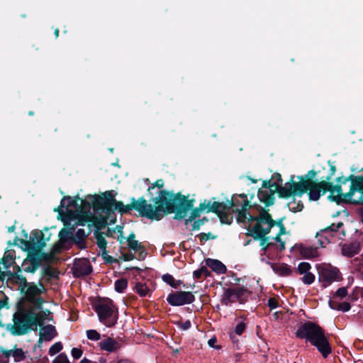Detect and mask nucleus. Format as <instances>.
<instances>
[{"mask_svg":"<svg viewBox=\"0 0 363 363\" xmlns=\"http://www.w3.org/2000/svg\"><path fill=\"white\" fill-rule=\"evenodd\" d=\"M231 201L237 221L243 223L252 237L264 238L260 245L266 255L274 257L285 250L286 240L281 235L286 230L281 221H274L263 208L256 215L255 208L250 205L246 194L233 195Z\"/></svg>","mask_w":363,"mask_h":363,"instance_id":"1","label":"nucleus"},{"mask_svg":"<svg viewBox=\"0 0 363 363\" xmlns=\"http://www.w3.org/2000/svg\"><path fill=\"white\" fill-rule=\"evenodd\" d=\"M351 181L350 190L348 193L342 194V189L339 185H333L326 182H321L318 184L315 183L311 179L306 176L301 177V180L296 183L286 182L281 189V192L284 197L291 195L300 196L306 191L309 190L308 197L311 201H317L321 194L330 191L329 199L337 203H363V177L350 176L345 181Z\"/></svg>","mask_w":363,"mask_h":363,"instance_id":"2","label":"nucleus"},{"mask_svg":"<svg viewBox=\"0 0 363 363\" xmlns=\"http://www.w3.org/2000/svg\"><path fill=\"white\" fill-rule=\"evenodd\" d=\"M59 215L65 226H70L69 229L63 228L59 233L60 240L66 242L73 238L75 227L77 225L89 226L93 223L94 208L86 200L77 198L73 199L69 196L64 197L58 208Z\"/></svg>","mask_w":363,"mask_h":363,"instance_id":"3","label":"nucleus"},{"mask_svg":"<svg viewBox=\"0 0 363 363\" xmlns=\"http://www.w3.org/2000/svg\"><path fill=\"white\" fill-rule=\"evenodd\" d=\"M45 291L42 284L39 286L30 284L26 290L27 299L33 304L30 310H19L13 315L14 333L17 335H23L29 330H36L38 325H42L45 320H51V313L48 310L42 311L41 305L43 303L40 294Z\"/></svg>","mask_w":363,"mask_h":363,"instance_id":"4","label":"nucleus"},{"mask_svg":"<svg viewBox=\"0 0 363 363\" xmlns=\"http://www.w3.org/2000/svg\"><path fill=\"white\" fill-rule=\"evenodd\" d=\"M163 186V181L159 179L148 189L150 194L152 196L153 202L158 205L157 207L147 203L144 199H140L135 203L134 208L140 214L148 218L160 220L165 209H169L170 207V203L167 198L168 193L162 190Z\"/></svg>","mask_w":363,"mask_h":363,"instance_id":"5","label":"nucleus"},{"mask_svg":"<svg viewBox=\"0 0 363 363\" xmlns=\"http://www.w3.org/2000/svg\"><path fill=\"white\" fill-rule=\"evenodd\" d=\"M298 337L306 339L315 347L324 357L331 353V347L322 328L311 322L301 325L296 332Z\"/></svg>","mask_w":363,"mask_h":363,"instance_id":"6","label":"nucleus"},{"mask_svg":"<svg viewBox=\"0 0 363 363\" xmlns=\"http://www.w3.org/2000/svg\"><path fill=\"white\" fill-rule=\"evenodd\" d=\"M99 321L111 328L116 325L118 320V310L113 305L112 301L109 299H104L99 301L95 306Z\"/></svg>","mask_w":363,"mask_h":363,"instance_id":"7","label":"nucleus"},{"mask_svg":"<svg viewBox=\"0 0 363 363\" xmlns=\"http://www.w3.org/2000/svg\"><path fill=\"white\" fill-rule=\"evenodd\" d=\"M281 179L280 174H277L269 182V186H264L261 188L257 193L259 200L264 203L266 206H270L273 203L274 200V194L279 191V194L284 196L281 192V189L284 187L281 186Z\"/></svg>","mask_w":363,"mask_h":363,"instance_id":"8","label":"nucleus"},{"mask_svg":"<svg viewBox=\"0 0 363 363\" xmlns=\"http://www.w3.org/2000/svg\"><path fill=\"white\" fill-rule=\"evenodd\" d=\"M249 294V291L244 286L228 288L224 290L221 303L225 306H230L235 302L243 303Z\"/></svg>","mask_w":363,"mask_h":363,"instance_id":"9","label":"nucleus"},{"mask_svg":"<svg viewBox=\"0 0 363 363\" xmlns=\"http://www.w3.org/2000/svg\"><path fill=\"white\" fill-rule=\"evenodd\" d=\"M195 300V297L189 291H178L169 294L167 298V301L172 306H179L185 304L191 303Z\"/></svg>","mask_w":363,"mask_h":363,"instance_id":"10","label":"nucleus"},{"mask_svg":"<svg viewBox=\"0 0 363 363\" xmlns=\"http://www.w3.org/2000/svg\"><path fill=\"white\" fill-rule=\"evenodd\" d=\"M342 225L341 222L337 224H332L331 225L320 230L316 234V238L320 247H324L325 245L333 241L334 233Z\"/></svg>","mask_w":363,"mask_h":363,"instance_id":"11","label":"nucleus"},{"mask_svg":"<svg viewBox=\"0 0 363 363\" xmlns=\"http://www.w3.org/2000/svg\"><path fill=\"white\" fill-rule=\"evenodd\" d=\"M319 277L323 286L326 287L332 282L337 281L340 279V272L336 267L326 266L323 267L320 270Z\"/></svg>","mask_w":363,"mask_h":363,"instance_id":"12","label":"nucleus"},{"mask_svg":"<svg viewBox=\"0 0 363 363\" xmlns=\"http://www.w3.org/2000/svg\"><path fill=\"white\" fill-rule=\"evenodd\" d=\"M311 269V266L308 262H303L298 265L299 274L303 275L301 279L303 283L307 285L311 284L315 281V276L310 272Z\"/></svg>","mask_w":363,"mask_h":363,"instance_id":"13","label":"nucleus"},{"mask_svg":"<svg viewBox=\"0 0 363 363\" xmlns=\"http://www.w3.org/2000/svg\"><path fill=\"white\" fill-rule=\"evenodd\" d=\"M105 196L110 202L111 208H113L114 210L118 211L122 213H127L131 210V208L129 206H125L122 202L117 201L113 199V191H106L105 193Z\"/></svg>","mask_w":363,"mask_h":363,"instance_id":"14","label":"nucleus"},{"mask_svg":"<svg viewBox=\"0 0 363 363\" xmlns=\"http://www.w3.org/2000/svg\"><path fill=\"white\" fill-rule=\"evenodd\" d=\"M74 269V274L77 276L88 275L92 271L91 266L90 265L89 262L86 259L79 260L75 262Z\"/></svg>","mask_w":363,"mask_h":363,"instance_id":"15","label":"nucleus"},{"mask_svg":"<svg viewBox=\"0 0 363 363\" xmlns=\"http://www.w3.org/2000/svg\"><path fill=\"white\" fill-rule=\"evenodd\" d=\"M56 335L57 333L54 326L51 325L44 326L40 329L39 333V342L50 341L56 336Z\"/></svg>","mask_w":363,"mask_h":363,"instance_id":"16","label":"nucleus"},{"mask_svg":"<svg viewBox=\"0 0 363 363\" xmlns=\"http://www.w3.org/2000/svg\"><path fill=\"white\" fill-rule=\"evenodd\" d=\"M299 252L301 255L306 259L314 258L319 255L318 247L308 245H301Z\"/></svg>","mask_w":363,"mask_h":363,"instance_id":"17","label":"nucleus"},{"mask_svg":"<svg viewBox=\"0 0 363 363\" xmlns=\"http://www.w3.org/2000/svg\"><path fill=\"white\" fill-rule=\"evenodd\" d=\"M206 264L218 274H223L227 271L225 265L218 259H207L206 260Z\"/></svg>","mask_w":363,"mask_h":363,"instance_id":"18","label":"nucleus"},{"mask_svg":"<svg viewBox=\"0 0 363 363\" xmlns=\"http://www.w3.org/2000/svg\"><path fill=\"white\" fill-rule=\"evenodd\" d=\"M99 345L101 350L108 352H115L120 347L119 343L116 340L110 337L102 340L99 343Z\"/></svg>","mask_w":363,"mask_h":363,"instance_id":"19","label":"nucleus"},{"mask_svg":"<svg viewBox=\"0 0 363 363\" xmlns=\"http://www.w3.org/2000/svg\"><path fill=\"white\" fill-rule=\"evenodd\" d=\"M359 245L357 242L345 244L342 247V255L347 257H353L359 252Z\"/></svg>","mask_w":363,"mask_h":363,"instance_id":"20","label":"nucleus"},{"mask_svg":"<svg viewBox=\"0 0 363 363\" xmlns=\"http://www.w3.org/2000/svg\"><path fill=\"white\" fill-rule=\"evenodd\" d=\"M272 268L277 274L282 277L289 276L292 272L290 266L284 263L273 264Z\"/></svg>","mask_w":363,"mask_h":363,"instance_id":"21","label":"nucleus"},{"mask_svg":"<svg viewBox=\"0 0 363 363\" xmlns=\"http://www.w3.org/2000/svg\"><path fill=\"white\" fill-rule=\"evenodd\" d=\"M39 266V262L34 257L26 259L22 264V267L26 272H34Z\"/></svg>","mask_w":363,"mask_h":363,"instance_id":"22","label":"nucleus"},{"mask_svg":"<svg viewBox=\"0 0 363 363\" xmlns=\"http://www.w3.org/2000/svg\"><path fill=\"white\" fill-rule=\"evenodd\" d=\"M95 238H96V243L97 244L99 249L101 250L102 255L104 257V258L107 261H111V257L110 256H108V257H106V255H107V251H106L107 242H106L105 238L104 237V235L100 233H96L95 235Z\"/></svg>","mask_w":363,"mask_h":363,"instance_id":"23","label":"nucleus"},{"mask_svg":"<svg viewBox=\"0 0 363 363\" xmlns=\"http://www.w3.org/2000/svg\"><path fill=\"white\" fill-rule=\"evenodd\" d=\"M133 290L141 297H145L150 294V290L145 283L136 282L133 286Z\"/></svg>","mask_w":363,"mask_h":363,"instance_id":"24","label":"nucleus"},{"mask_svg":"<svg viewBox=\"0 0 363 363\" xmlns=\"http://www.w3.org/2000/svg\"><path fill=\"white\" fill-rule=\"evenodd\" d=\"M212 208H213V207L210 206V203H208V205H206L204 203H201L200 205L199 208H195L192 211L191 216L189 218V219L186 220V222L188 223L189 221L193 220L196 217H199L200 216L201 211H204V210L209 211V210H211Z\"/></svg>","mask_w":363,"mask_h":363,"instance_id":"25","label":"nucleus"},{"mask_svg":"<svg viewBox=\"0 0 363 363\" xmlns=\"http://www.w3.org/2000/svg\"><path fill=\"white\" fill-rule=\"evenodd\" d=\"M127 242L128 247L134 251L140 250L143 247L141 243L135 239V235L133 233L128 236Z\"/></svg>","mask_w":363,"mask_h":363,"instance_id":"26","label":"nucleus"},{"mask_svg":"<svg viewBox=\"0 0 363 363\" xmlns=\"http://www.w3.org/2000/svg\"><path fill=\"white\" fill-rule=\"evenodd\" d=\"M14 261V252L8 250L5 252L3 257V262L4 266L7 268L9 267Z\"/></svg>","mask_w":363,"mask_h":363,"instance_id":"27","label":"nucleus"},{"mask_svg":"<svg viewBox=\"0 0 363 363\" xmlns=\"http://www.w3.org/2000/svg\"><path fill=\"white\" fill-rule=\"evenodd\" d=\"M128 286V281L125 279H120L115 281L114 288L118 293H123Z\"/></svg>","mask_w":363,"mask_h":363,"instance_id":"28","label":"nucleus"},{"mask_svg":"<svg viewBox=\"0 0 363 363\" xmlns=\"http://www.w3.org/2000/svg\"><path fill=\"white\" fill-rule=\"evenodd\" d=\"M13 281L16 283L19 288H21L22 290H24L27 286V281L26 278L18 275L16 274L13 276L12 277Z\"/></svg>","mask_w":363,"mask_h":363,"instance_id":"29","label":"nucleus"},{"mask_svg":"<svg viewBox=\"0 0 363 363\" xmlns=\"http://www.w3.org/2000/svg\"><path fill=\"white\" fill-rule=\"evenodd\" d=\"M210 273L206 267H202L198 270H196L193 273V276L195 279H200L202 277H208Z\"/></svg>","mask_w":363,"mask_h":363,"instance_id":"30","label":"nucleus"},{"mask_svg":"<svg viewBox=\"0 0 363 363\" xmlns=\"http://www.w3.org/2000/svg\"><path fill=\"white\" fill-rule=\"evenodd\" d=\"M288 205L289 209L294 212L301 211L303 208V203H301L300 201H298L296 203V199H294L293 201H290Z\"/></svg>","mask_w":363,"mask_h":363,"instance_id":"31","label":"nucleus"},{"mask_svg":"<svg viewBox=\"0 0 363 363\" xmlns=\"http://www.w3.org/2000/svg\"><path fill=\"white\" fill-rule=\"evenodd\" d=\"M162 280L169 286H171L173 288H177V284H176V281L172 275L169 274H165L162 275Z\"/></svg>","mask_w":363,"mask_h":363,"instance_id":"32","label":"nucleus"},{"mask_svg":"<svg viewBox=\"0 0 363 363\" xmlns=\"http://www.w3.org/2000/svg\"><path fill=\"white\" fill-rule=\"evenodd\" d=\"M62 344L60 342H55L49 349V354L53 356L62 350Z\"/></svg>","mask_w":363,"mask_h":363,"instance_id":"33","label":"nucleus"},{"mask_svg":"<svg viewBox=\"0 0 363 363\" xmlns=\"http://www.w3.org/2000/svg\"><path fill=\"white\" fill-rule=\"evenodd\" d=\"M86 336L87 338L94 340L97 341L99 340L101 338L100 334L95 330H89L86 331Z\"/></svg>","mask_w":363,"mask_h":363,"instance_id":"34","label":"nucleus"},{"mask_svg":"<svg viewBox=\"0 0 363 363\" xmlns=\"http://www.w3.org/2000/svg\"><path fill=\"white\" fill-rule=\"evenodd\" d=\"M52 363H70V362L66 354L61 353L54 359Z\"/></svg>","mask_w":363,"mask_h":363,"instance_id":"35","label":"nucleus"},{"mask_svg":"<svg viewBox=\"0 0 363 363\" xmlns=\"http://www.w3.org/2000/svg\"><path fill=\"white\" fill-rule=\"evenodd\" d=\"M246 328L245 324L243 322L239 323L235 328V333L236 335H240L243 333Z\"/></svg>","mask_w":363,"mask_h":363,"instance_id":"36","label":"nucleus"},{"mask_svg":"<svg viewBox=\"0 0 363 363\" xmlns=\"http://www.w3.org/2000/svg\"><path fill=\"white\" fill-rule=\"evenodd\" d=\"M82 350L79 348L74 347L72 349L71 354L74 359H79L82 356Z\"/></svg>","mask_w":363,"mask_h":363,"instance_id":"37","label":"nucleus"},{"mask_svg":"<svg viewBox=\"0 0 363 363\" xmlns=\"http://www.w3.org/2000/svg\"><path fill=\"white\" fill-rule=\"evenodd\" d=\"M347 291L346 288L342 287V288L338 289L336 291L335 296L337 297H339L340 298H343L347 296Z\"/></svg>","mask_w":363,"mask_h":363,"instance_id":"38","label":"nucleus"},{"mask_svg":"<svg viewBox=\"0 0 363 363\" xmlns=\"http://www.w3.org/2000/svg\"><path fill=\"white\" fill-rule=\"evenodd\" d=\"M350 308H351V306L347 302H342V303H340V304H338V311L347 312V311H350Z\"/></svg>","mask_w":363,"mask_h":363,"instance_id":"39","label":"nucleus"},{"mask_svg":"<svg viewBox=\"0 0 363 363\" xmlns=\"http://www.w3.org/2000/svg\"><path fill=\"white\" fill-rule=\"evenodd\" d=\"M177 325L183 330H186L191 327V323L189 320H187L184 323L179 322L177 323Z\"/></svg>","mask_w":363,"mask_h":363,"instance_id":"40","label":"nucleus"},{"mask_svg":"<svg viewBox=\"0 0 363 363\" xmlns=\"http://www.w3.org/2000/svg\"><path fill=\"white\" fill-rule=\"evenodd\" d=\"M76 236L79 240H84L86 237V233L84 229L79 228L76 232Z\"/></svg>","mask_w":363,"mask_h":363,"instance_id":"41","label":"nucleus"},{"mask_svg":"<svg viewBox=\"0 0 363 363\" xmlns=\"http://www.w3.org/2000/svg\"><path fill=\"white\" fill-rule=\"evenodd\" d=\"M268 306L270 309H274L278 306L277 301L274 298H269L267 303Z\"/></svg>","mask_w":363,"mask_h":363,"instance_id":"42","label":"nucleus"},{"mask_svg":"<svg viewBox=\"0 0 363 363\" xmlns=\"http://www.w3.org/2000/svg\"><path fill=\"white\" fill-rule=\"evenodd\" d=\"M338 304L339 303L336 302L335 300H330L329 301V306L332 309L338 310Z\"/></svg>","mask_w":363,"mask_h":363,"instance_id":"43","label":"nucleus"},{"mask_svg":"<svg viewBox=\"0 0 363 363\" xmlns=\"http://www.w3.org/2000/svg\"><path fill=\"white\" fill-rule=\"evenodd\" d=\"M116 363H133L128 359H122L116 362Z\"/></svg>","mask_w":363,"mask_h":363,"instance_id":"44","label":"nucleus"},{"mask_svg":"<svg viewBox=\"0 0 363 363\" xmlns=\"http://www.w3.org/2000/svg\"><path fill=\"white\" fill-rule=\"evenodd\" d=\"M359 215L361 216V219H362V221L363 223V206L359 208Z\"/></svg>","mask_w":363,"mask_h":363,"instance_id":"45","label":"nucleus"},{"mask_svg":"<svg viewBox=\"0 0 363 363\" xmlns=\"http://www.w3.org/2000/svg\"><path fill=\"white\" fill-rule=\"evenodd\" d=\"M79 363H91V362L86 358H84L79 362Z\"/></svg>","mask_w":363,"mask_h":363,"instance_id":"46","label":"nucleus"},{"mask_svg":"<svg viewBox=\"0 0 363 363\" xmlns=\"http://www.w3.org/2000/svg\"><path fill=\"white\" fill-rule=\"evenodd\" d=\"M216 342V340L215 339H210L208 340V345L211 346V347H213V344L215 343Z\"/></svg>","mask_w":363,"mask_h":363,"instance_id":"47","label":"nucleus"},{"mask_svg":"<svg viewBox=\"0 0 363 363\" xmlns=\"http://www.w3.org/2000/svg\"><path fill=\"white\" fill-rule=\"evenodd\" d=\"M115 218H110L109 220V223L111 224V223H115Z\"/></svg>","mask_w":363,"mask_h":363,"instance_id":"48","label":"nucleus"},{"mask_svg":"<svg viewBox=\"0 0 363 363\" xmlns=\"http://www.w3.org/2000/svg\"><path fill=\"white\" fill-rule=\"evenodd\" d=\"M55 36L56 37H58L59 35V30L58 29H56L55 31Z\"/></svg>","mask_w":363,"mask_h":363,"instance_id":"49","label":"nucleus"},{"mask_svg":"<svg viewBox=\"0 0 363 363\" xmlns=\"http://www.w3.org/2000/svg\"><path fill=\"white\" fill-rule=\"evenodd\" d=\"M240 278H238V277H235V283L238 284L239 281H240Z\"/></svg>","mask_w":363,"mask_h":363,"instance_id":"50","label":"nucleus"},{"mask_svg":"<svg viewBox=\"0 0 363 363\" xmlns=\"http://www.w3.org/2000/svg\"><path fill=\"white\" fill-rule=\"evenodd\" d=\"M230 338H231L232 340H233V338H234V335H233V334H231V335H230Z\"/></svg>","mask_w":363,"mask_h":363,"instance_id":"51","label":"nucleus"},{"mask_svg":"<svg viewBox=\"0 0 363 363\" xmlns=\"http://www.w3.org/2000/svg\"><path fill=\"white\" fill-rule=\"evenodd\" d=\"M309 174H313V175H315V173H314L313 172H309Z\"/></svg>","mask_w":363,"mask_h":363,"instance_id":"52","label":"nucleus"},{"mask_svg":"<svg viewBox=\"0 0 363 363\" xmlns=\"http://www.w3.org/2000/svg\"><path fill=\"white\" fill-rule=\"evenodd\" d=\"M252 182L253 183H256V182H257V181H256V180H254V179H252Z\"/></svg>","mask_w":363,"mask_h":363,"instance_id":"53","label":"nucleus"},{"mask_svg":"<svg viewBox=\"0 0 363 363\" xmlns=\"http://www.w3.org/2000/svg\"><path fill=\"white\" fill-rule=\"evenodd\" d=\"M108 219H109V218H107V220H105V222H106V223H108Z\"/></svg>","mask_w":363,"mask_h":363,"instance_id":"54","label":"nucleus"},{"mask_svg":"<svg viewBox=\"0 0 363 363\" xmlns=\"http://www.w3.org/2000/svg\"><path fill=\"white\" fill-rule=\"evenodd\" d=\"M33 113L32 111L29 112V115H33Z\"/></svg>","mask_w":363,"mask_h":363,"instance_id":"55","label":"nucleus"},{"mask_svg":"<svg viewBox=\"0 0 363 363\" xmlns=\"http://www.w3.org/2000/svg\"><path fill=\"white\" fill-rule=\"evenodd\" d=\"M220 220H221L222 222H225L222 217L220 218Z\"/></svg>","mask_w":363,"mask_h":363,"instance_id":"56","label":"nucleus"}]
</instances>
